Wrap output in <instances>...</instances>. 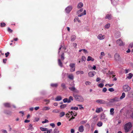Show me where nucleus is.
<instances>
[{
    "label": "nucleus",
    "mask_w": 133,
    "mask_h": 133,
    "mask_svg": "<svg viewBox=\"0 0 133 133\" xmlns=\"http://www.w3.org/2000/svg\"><path fill=\"white\" fill-rule=\"evenodd\" d=\"M132 127V125L130 122L124 125V127L125 132H127L130 131Z\"/></svg>",
    "instance_id": "obj_1"
},
{
    "label": "nucleus",
    "mask_w": 133,
    "mask_h": 133,
    "mask_svg": "<svg viewBox=\"0 0 133 133\" xmlns=\"http://www.w3.org/2000/svg\"><path fill=\"white\" fill-rule=\"evenodd\" d=\"M73 96L74 97L77 101L81 102H83L84 101L83 98L81 96L78 95H74Z\"/></svg>",
    "instance_id": "obj_2"
},
{
    "label": "nucleus",
    "mask_w": 133,
    "mask_h": 133,
    "mask_svg": "<svg viewBox=\"0 0 133 133\" xmlns=\"http://www.w3.org/2000/svg\"><path fill=\"white\" fill-rule=\"evenodd\" d=\"M123 91L125 92H127L130 91L131 88L128 85L126 84L123 85Z\"/></svg>",
    "instance_id": "obj_3"
},
{
    "label": "nucleus",
    "mask_w": 133,
    "mask_h": 133,
    "mask_svg": "<svg viewBox=\"0 0 133 133\" xmlns=\"http://www.w3.org/2000/svg\"><path fill=\"white\" fill-rule=\"evenodd\" d=\"M70 85V86H71V87H69V89H70L71 91L73 92H78V90L76 89L75 87L74 84H72L71 85Z\"/></svg>",
    "instance_id": "obj_4"
},
{
    "label": "nucleus",
    "mask_w": 133,
    "mask_h": 133,
    "mask_svg": "<svg viewBox=\"0 0 133 133\" xmlns=\"http://www.w3.org/2000/svg\"><path fill=\"white\" fill-rule=\"evenodd\" d=\"M69 66L70 68V71L71 72L74 71L75 70V64L71 63L69 65Z\"/></svg>",
    "instance_id": "obj_5"
},
{
    "label": "nucleus",
    "mask_w": 133,
    "mask_h": 133,
    "mask_svg": "<svg viewBox=\"0 0 133 133\" xmlns=\"http://www.w3.org/2000/svg\"><path fill=\"white\" fill-rule=\"evenodd\" d=\"M97 103L100 104H105L107 103V102L102 99H98L96 101Z\"/></svg>",
    "instance_id": "obj_6"
},
{
    "label": "nucleus",
    "mask_w": 133,
    "mask_h": 133,
    "mask_svg": "<svg viewBox=\"0 0 133 133\" xmlns=\"http://www.w3.org/2000/svg\"><path fill=\"white\" fill-rule=\"evenodd\" d=\"M116 43L117 44L120 46L123 45L124 44V43L120 39L117 40Z\"/></svg>",
    "instance_id": "obj_7"
},
{
    "label": "nucleus",
    "mask_w": 133,
    "mask_h": 133,
    "mask_svg": "<svg viewBox=\"0 0 133 133\" xmlns=\"http://www.w3.org/2000/svg\"><path fill=\"white\" fill-rule=\"evenodd\" d=\"M72 9V7L71 6H68L65 9V11L67 13H69Z\"/></svg>",
    "instance_id": "obj_8"
},
{
    "label": "nucleus",
    "mask_w": 133,
    "mask_h": 133,
    "mask_svg": "<svg viewBox=\"0 0 133 133\" xmlns=\"http://www.w3.org/2000/svg\"><path fill=\"white\" fill-rule=\"evenodd\" d=\"M119 101V98L115 97L112 99H111L110 100V102L111 103H114L118 101Z\"/></svg>",
    "instance_id": "obj_9"
},
{
    "label": "nucleus",
    "mask_w": 133,
    "mask_h": 133,
    "mask_svg": "<svg viewBox=\"0 0 133 133\" xmlns=\"http://www.w3.org/2000/svg\"><path fill=\"white\" fill-rule=\"evenodd\" d=\"M115 59L117 61H119L120 59V57L119 54L116 53L114 55Z\"/></svg>",
    "instance_id": "obj_10"
},
{
    "label": "nucleus",
    "mask_w": 133,
    "mask_h": 133,
    "mask_svg": "<svg viewBox=\"0 0 133 133\" xmlns=\"http://www.w3.org/2000/svg\"><path fill=\"white\" fill-rule=\"evenodd\" d=\"M104 38L105 36L104 35H102L101 34H99L97 36L98 38L100 40L103 39Z\"/></svg>",
    "instance_id": "obj_11"
},
{
    "label": "nucleus",
    "mask_w": 133,
    "mask_h": 133,
    "mask_svg": "<svg viewBox=\"0 0 133 133\" xmlns=\"http://www.w3.org/2000/svg\"><path fill=\"white\" fill-rule=\"evenodd\" d=\"M95 71H90L88 73V75L90 77H92L95 75Z\"/></svg>",
    "instance_id": "obj_12"
},
{
    "label": "nucleus",
    "mask_w": 133,
    "mask_h": 133,
    "mask_svg": "<svg viewBox=\"0 0 133 133\" xmlns=\"http://www.w3.org/2000/svg\"><path fill=\"white\" fill-rule=\"evenodd\" d=\"M79 131L80 132H82L84 130V127L83 125L80 126L78 129Z\"/></svg>",
    "instance_id": "obj_13"
},
{
    "label": "nucleus",
    "mask_w": 133,
    "mask_h": 133,
    "mask_svg": "<svg viewBox=\"0 0 133 133\" xmlns=\"http://www.w3.org/2000/svg\"><path fill=\"white\" fill-rule=\"evenodd\" d=\"M4 112L5 114L8 115H10L12 114V112L11 111L7 110H4Z\"/></svg>",
    "instance_id": "obj_14"
},
{
    "label": "nucleus",
    "mask_w": 133,
    "mask_h": 133,
    "mask_svg": "<svg viewBox=\"0 0 133 133\" xmlns=\"http://www.w3.org/2000/svg\"><path fill=\"white\" fill-rule=\"evenodd\" d=\"M103 111V110L102 108H97L96 110V112L97 113H99L101 111Z\"/></svg>",
    "instance_id": "obj_15"
},
{
    "label": "nucleus",
    "mask_w": 133,
    "mask_h": 133,
    "mask_svg": "<svg viewBox=\"0 0 133 133\" xmlns=\"http://www.w3.org/2000/svg\"><path fill=\"white\" fill-rule=\"evenodd\" d=\"M76 38V36L74 35H72L71 37V41H74Z\"/></svg>",
    "instance_id": "obj_16"
},
{
    "label": "nucleus",
    "mask_w": 133,
    "mask_h": 133,
    "mask_svg": "<svg viewBox=\"0 0 133 133\" xmlns=\"http://www.w3.org/2000/svg\"><path fill=\"white\" fill-rule=\"evenodd\" d=\"M112 17V16L111 14H108L106 15L105 18L106 19H108L109 20H110L111 19Z\"/></svg>",
    "instance_id": "obj_17"
},
{
    "label": "nucleus",
    "mask_w": 133,
    "mask_h": 133,
    "mask_svg": "<svg viewBox=\"0 0 133 133\" xmlns=\"http://www.w3.org/2000/svg\"><path fill=\"white\" fill-rule=\"evenodd\" d=\"M58 65L62 67L63 66V65L61 59H58Z\"/></svg>",
    "instance_id": "obj_18"
},
{
    "label": "nucleus",
    "mask_w": 133,
    "mask_h": 133,
    "mask_svg": "<svg viewBox=\"0 0 133 133\" xmlns=\"http://www.w3.org/2000/svg\"><path fill=\"white\" fill-rule=\"evenodd\" d=\"M62 99V98L61 96H57L55 98V100L56 101H58Z\"/></svg>",
    "instance_id": "obj_19"
},
{
    "label": "nucleus",
    "mask_w": 133,
    "mask_h": 133,
    "mask_svg": "<svg viewBox=\"0 0 133 133\" xmlns=\"http://www.w3.org/2000/svg\"><path fill=\"white\" fill-rule=\"evenodd\" d=\"M50 86L53 87H57L58 86V84L57 83H51Z\"/></svg>",
    "instance_id": "obj_20"
},
{
    "label": "nucleus",
    "mask_w": 133,
    "mask_h": 133,
    "mask_svg": "<svg viewBox=\"0 0 133 133\" xmlns=\"http://www.w3.org/2000/svg\"><path fill=\"white\" fill-rule=\"evenodd\" d=\"M73 97L71 96L69 97V99H68V103H69L71 102V101H73Z\"/></svg>",
    "instance_id": "obj_21"
},
{
    "label": "nucleus",
    "mask_w": 133,
    "mask_h": 133,
    "mask_svg": "<svg viewBox=\"0 0 133 133\" xmlns=\"http://www.w3.org/2000/svg\"><path fill=\"white\" fill-rule=\"evenodd\" d=\"M94 59L91 57L90 56H88V58L87 59V61H94Z\"/></svg>",
    "instance_id": "obj_22"
},
{
    "label": "nucleus",
    "mask_w": 133,
    "mask_h": 133,
    "mask_svg": "<svg viewBox=\"0 0 133 133\" xmlns=\"http://www.w3.org/2000/svg\"><path fill=\"white\" fill-rule=\"evenodd\" d=\"M83 6V4L82 3H80L78 5L77 8H78L79 9L82 7Z\"/></svg>",
    "instance_id": "obj_23"
},
{
    "label": "nucleus",
    "mask_w": 133,
    "mask_h": 133,
    "mask_svg": "<svg viewBox=\"0 0 133 133\" xmlns=\"http://www.w3.org/2000/svg\"><path fill=\"white\" fill-rule=\"evenodd\" d=\"M82 51H83L84 53L85 54V53H88V51H87L85 49H81V50H79V52H81Z\"/></svg>",
    "instance_id": "obj_24"
},
{
    "label": "nucleus",
    "mask_w": 133,
    "mask_h": 133,
    "mask_svg": "<svg viewBox=\"0 0 133 133\" xmlns=\"http://www.w3.org/2000/svg\"><path fill=\"white\" fill-rule=\"evenodd\" d=\"M50 108L49 107H45L42 109L43 110H47L50 109Z\"/></svg>",
    "instance_id": "obj_25"
},
{
    "label": "nucleus",
    "mask_w": 133,
    "mask_h": 133,
    "mask_svg": "<svg viewBox=\"0 0 133 133\" xmlns=\"http://www.w3.org/2000/svg\"><path fill=\"white\" fill-rule=\"evenodd\" d=\"M133 75L131 73H129L128 74V76L127 77V78L129 79H131L132 77L133 76Z\"/></svg>",
    "instance_id": "obj_26"
},
{
    "label": "nucleus",
    "mask_w": 133,
    "mask_h": 133,
    "mask_svg": "<svg viewBox=\"0 0 133 133\" xmlns=\"http://www.w3.org/2000/svg\"><path fill=\"white\" fill-rule=\"evenodd\" d=\"M4 106L6 107H11L10 104L9 103H5L4 104Z\"/></svg>",
    "instance_id": "obj_27"
},
{
    "label": "nucleus",
    "mask_w": 133,
    "mask_h": 133,
    "mask_svg": "<svg viewBox=\"0 0 133 133\" xmlns=\"http://www.w3.org/2000/svg\"><path fill=\"white\" fill-rule=\"evenodd\" d=\"M78 107H71V108H70V109L71 110H78Z\"/></svg>",
    "instance_id": "obj_28"
},
{
    "label": "nucleus",
    "mask_w": 133,
    "mask_h": 133,
    "mask_svg": "<svg viewBox=\"0 0 133 133\" xmlns=\"http://www.w3.org/2000/svg\"><path fill=\"white\" fill-rule=\"evenodd\" d=\"M125 96V94L124 92H123L122 94V96L120 97V99H121L123 98Z\"/></svg>",
    "instance_id": "obj_29"
},
{
    "label": "nucleus",
    "mask_w": 133,
    "mask_h": 133,
    "mask_svg": "<svg viewBox=\"0 0 133 133\" xmlns=\"http://www.w3.org/2000/svg\"><path fill=\"white\" fill-rule=\"evenodd\" d=\"M65 115V113L64 112H62L60 113L59 116L60 117H62Z\"/></svg>",
    "instance_id": "obj_30"
},
{
    "label": "nucleus",
    "mask_w": 133,
    "mask_h": 133,
    "mask_svg": "<svg viewBox=\"0 0 133 133\" xmlns=\"http://www.w3.org/2000/svg\"><path fill=\"white\" fill-rule=\"evenodd\" d=\"M67 105L66 104H63L60 106V108L61 109H64L66 107Z\"/></svg>",
    "instance_id": "obj_31"
},
{
    "label": "nucleus",
    "mask_w": 133,
    "mask_h": 133,
    "mask_svg": "<svg viewBox=\"0 0 133 133\" xmlns=\"http://www.w3.org/2000/svg\"><path fill=\"white\" fill-rule=\"evenodd\" d=\"M105 116L104 114H102L101 116V119H104L105 118Z\"/></svg>",
    "instance_id": "obj_32"
},
{
    "label": "nucleus",
    "mask_w": 133,
    "mask_h": 133,
    "mask_svg": "<svg viewBox=\"0 0 133 133\" xmlns=\"http://www.w3.org/2000/svg\"><path fill=\"white\" fill-rule=\"evenodd\" d=\"M59 112V111L57 109H54L52 111V112L54 113H58Z\"/></svg>",
    "instance_id": "obj_33"
},
{
    "label": "nucleus",
    "mask_w": 133,
    "mask_h": 133,
    "mask_svg": "<svg viewBox=\"0 0 133 133\" xmlns=\"http://www.w3.org/2000/svg\"><path fill=\"white\" fill-rule=\"evenodd\" d=\"M64 53H63L61 56V58L62 61H63L64 59Z\"/></svg>",
    "instance_id": "obj_34"
},
{
    "label": "nucleus",
    "mask_w": 133,
    "mask_h": 133,
    "mask_svg": "<svg viewBox=\"0 0 133 133\" xmlns=\"http://www.w3.org/2000/svg\"><path fill=\"white\" fill-rule=\"evenodd\" d=\"M102 123L101 122H98L97 124V126L99 127H100L102 126Z\"/></svg>",
    "instance_id": "obj_35"
},
{
    "label": "nucleus",
    "mask_w": 133,
    "mask_h": 133,
    "mask_svg": "<svg viewBox=\"0 0 133 133\" xmlns=\"http://www.w3.org/2000/svg\"><path fill=\"white\" fill-rule=\"evenodd\" d=\"M40 129L42 131H47L48 129L41 127L40 128Z\"/></svg>",
    "instance_id": "obj_36"
},
{
    "label": "nucleus",
    "mask_w": 133,
    "mask_h": 133,
    "mask_svg": "<svg viewBox=\"0 0 133 133\" xmlns=\"http://www.w3.org/2000/svg\"><path fill=\"white\" fill-rule=\"evenodd\" d=\"M76 74L77 75L79 74H83V72L82 71H77L76 72Z\"/></svg>",
    "instance_id": "obj_37"
},
{
    "label": "nucleus",
    "mask_w": 133,
    "mask_h": 133,
    "mask_svg": "<svg viewBox=\"0 0 133 133\" xmlns=\"http://www.w3.org/2000/svg\"><path fill=\"white\" fill-rule=\"evenodd\" d=\"M68 78L70 79H73L74 78V76L72 75H70L68 76Z\"/></svg>",
    "instance_id": "obj_38"
},
{
    "label": "nucleus",
    "mask_w": 133,
    "mask_h": 133,
    "mask_svg": "<svg viewBox=\"0 0 133 133\" xmlns=\"http://www.w3.org/2000/svg\"><path fill=\"white\" fill-rule=\"evenodd\" d=\"M114 109L113 108H112L110 109V112L111 115H113L114 113Z\"/></svg>",
    "instance_id": "obj_39"
},
{
    "label": "nucleus",
    "mask_w": 133,
    "mask_h": 133,
    "mask_svg": "<svg viewBox=\"0 0 133 133\" xmlns=\"http://www.w3.org/2000/svg\"><path fill=\"white\" fill-rule=\"evenodd\" d=\"M34 129L33 127H32V124H31L29 125V128L28 129V130L30 129L31 130H32Z\"/></svg>",
    "instance_id": "obj_40"
},
{
    "label": "nucleus",
    "mask_w": 133,
    "mask_h": 133,
    "mask_svg": "<svg viewBox=\"0 0 133 133\" xmlns=\"http://www.w3.org/2000/svg\"><path fill=\"white\" fill-rule=\"evenodd\" d=\"M61 86L64 89L66 88V87L65 84L64 83H63L61 84Z\"/></svg>",
    "instance_id": "obj_41"
},
{
    "label": "nucleus",
    "mask_w": 133,
    "mask_h": 133,
    "mask_svg": "<svg viewBox=\"0 0 133 133\" xmlns=\"http://www.w3.org/2000/svg\"><path fill=\"white\" fill-rule=\"evenodd\" d=\"M86 58L85 56H82V62L85 61L86 60Z\"/></svg>",
    "instance_id": "obj_42"
},
{
    "label": "nucleus",
    "mask_w": 133,
    "mask_h": 133,
    "mask_svg": "<svg viewBox=\"0 0 133 133\" xmlns=\"http://www.w3.org/2000/svg\"><path fill=\"white\" fill-rule=\"evenodd\" d=\"M6 25V24L4 23H1V27H4Z\"/></svg>",
    "instance_id": "obj_43"
},
{
    "label": "nucleus",
    "mask_w": 133,
    "mask_h": 133,
    "mask_svg": "<svg viewBox=\"0 0 133 133\" xmlns=\"http://www.w3.org/2000/svg\"><path fill=\"white\" fill-rule=\"evenodd\" d=\"M110 26V24L108 23L105 26V28L106 29H108Z\"/></svg>",
    "instance_id": "obj_44"
},
{
    "label": "nucleus",
    "mask_w": 133,
    "mask_h": 133,
    "mask_svg": "<svg viewBox=\"0 0 133 133\" xmlns=\"http://www.w3.org/2000/svg\"><path fill=\"white\" fill-rule=\"evenodd\" d=\"M63 101L64 103H68V99L67 98H65L63 99Z\"/></svg>",
    "instance_id": "obj_45"
},
{
    "label": "nucleus",
    "mask_w": 133,
    "mask_h": 133,
    "mask_svg": "<svg viewBox=\"0 0 133 133\" xmlns=\"http://www.w3.org/2000/svg\"><path fill=\"white\" fill-rule=\"evenodd\" d=\"M87 121L86 120L82 121L80 122L81 124H83L84 123H86L87 122Z\"/></svg>",
    "instance_id": "obj_46"
},
{
    "label": "nucleus",
    "mask_w": 133,
    "mask_h": 133,
    "mask_svg": "<svg viewBox=\"0 0 133 133\" xmlns=\"http://www.w3.org/2000/svg\"><path fill=\"white\" fill-rule=\"evenodd\" d=\"M108 90L110 92H112L114 91V90L112 88H110L108 89Z\"/></svg>",
    "instance_id": "obj_47"
},
{
    "label": "nucleus",
    "mask_w": 133,
    "mask_h": 133,
    "mask_svg": "<svg viewBox=\"0 0 133 133\" xmlns=\"http://www.w3.org/2000/svg\"><path fill=\"white\" fill-rule=\"evenodd\" d=\"M54 133H58L59 131L57 129H55L54 130Z\"/></svg>",
    "instance_id": "obj_48"
},
{
    "label": "nucleus",
    "mask_w": 133,
    "mask_h": 133,
    "mask_svg": "<svg viewBox=\"0 0 133 133\" xmlns=\"http://www.w3.org/2000/svg\"><path fill=\"white\" fill-rule=\"evenodd\" d=\"M83 10V9H81L77 11V13L78 14H79L81 12H82Z\"/></svg>",
    "instance_id": "obj_49"
},
{
    "label": "nucleus",
    "mask_w": 133,
    "mask_h": 133,
    "mask_svg": "<svg viewBox=\"0 0 133 133\" xmlns=\"http://www.w3.org/2000/svg\"><path fill=\"white\" fill-rule=\"evenodd\" d=\"M77 106L79 107H80L79 108V109H83L84 108L82 107V105H78Z\"/></svg>",
    "instance_id": "obj_50"
},
{
    "label": "nucleus",
    "mask_w": 133,
    "mask_h": 133,
    "mask_svg": "<svg viewBox=\"0 0 133 133\" xmlns=\"http://www.w3.org/2000/svg\"><path fill=\"white\" fill-rule=\"evenodd\" d=\"M98 86L100 88H102L104 86V84L103 83H100L98 85Z\"/></svg>",
    "instance_id": "obj_51"
},
{
    "label": "nucleus",
    "mask_w": 133,
    "mask_h": 133,
    "mask_svg": "<svg viewBox=\"0 0 133 133\" xmlns=\"http://www.w3.org/2000/svg\"><path fill=\"white\" fill-rule=\"evenodd\" d=\"M85 84L87 85H89L91 84V83L89 81H87L85 82Z\"/></svg>",
    "instance_id": "obj_52"
},
{
    "label": "nucleus",
    "mask_w": 133,
    "mask_h": 133,
    "mask_svg": "<svg viewBox=\"0 0 133 133\" xmlns=\"http://www.w3.org/2000/svg\"><path fill=\"white\" fill-rule=\"evenodd\" d=\"M49 122V121L48 120L45 119V120L44 121H43L42 122V123H48Z\"/></svg>",
    "instance_id": "obj_53"
},
{
    "label": "nucleus",
    "mask_w": 133,
    "mask_h": 133,
    "mask_svg": "<svg viewBox=\"0 0 133 133\" xmlns=\"http://www.w3.org/2000/svg\"><path fill=\"white\" fill-rule=\"evenodd\" d=\"M107 90V89L106 88H104L102 90L103 92H105Z\"/></svg>",
    "instance_id": "obj_54"
},
{
    "label": "nucleus",
    "mask_w": 133,
    "mask_h": 133,
    "mask_svg": "<svg viewBox=\"0 0 133 133\" xmlns=\"http://www.w3.org/2000/svg\"><path fill=\"white\" fill-rule=\"evenodd\" d=\"M10 53L9 52H7L5 53V57H7L9 55Z\"/></svg>",
    "instance_id": "obj_55"
},
{
    "label": "nucleus",
    "mask_w": 133,
    "mask_h": 133,
    "mask_svg": "<svg viewBox=\"0 0 133 133\" xmlns=\"http://www.w3.org/2000/svg\"><path fill=\"white\" fill-rule=\"evenodd\" d=\"M133 47V43H131L130 44L129 46V48H132Z\"/></svg>",
    "instance_id": "obj_56"
},
{
    "label": "nucleus",
    "mask_w": 133,
    "mask_h": 133,
    "mask_svg": "<svg viewBox=\"0 0 133 133\" xmlns=\"http://www.w3.org/2000/svg\"><path fill=\"white\" fill-rule=\"evenodd\" d=\"M1 131L3 133H8L7 131L5 130H2Z\"/></svg>",
    "instance_id": "obj_57"
},
{
    "label": "nucleus",
    "mask_w": 133,
    "mask_h": 133,
    "mask_svg": "<svg viewBox=\"0 0 133 133\" xmlns=\"http://www.w3.org/2000/svg\"><path fill=\"white\" fill-rule=\"evenodd\" d=\"M46 131H47V133H50L52 131V129L48 130V129Z\"/></svg>",
    "instance_id": "obj_58"
},
{
    "label": "nucleus",
    "mask_w": 133,
    "mask_h": 133,
    "mask_svg": "<svg viewBox=\"0 0 133 133\" xmlns=\"http://www.w3.org/2000/svg\"><path fill=\"white\" fill-rule=\"evenodd\" d=\"M8 32H12V30L10 29L9 28H8Z\"/></svg>",
    "instance_id": "obj_59"
},
{
    "label": "nucleus",
    "mask_w": 133,
    "mask_h": 133,
    "mask_svg": "<svg viewBox=\"0 0 133 133\" xmlns=\"http://www.w3.org/2000/svg\"><path fill=\"white\" fill-rule=\"evenodd\" d=\"M50 125L52 127V128H54L55 127V124L54 123H52L50 124Z\"/></svg>",
    "instance_id": "obj_60"
},
{
    "label": "nucleus",
    "mask_w": 133,
    "mask_h": 133,
    "mask_svg": "<svg viewBox=\"0 0 133 133\" xmlns=\"http://www.w3.org/2000/svg\"><path fill=\"white\" fill-rule=\"evenodd\" d=\"M101 80V78L99 77H97L96 79V82H98Z\"/></svg>",
    "instance_id": "obj_61"
},
{
    "label": "nucleus",
    "mask_w": 133,
    "mask_h": 133,
    "mask_svg": "<svg viewBox=\"0 0 133 133\" xmlns=\"http://www.w3.org/2000/svg\"><path fill=\"white\" fill-rule=\"evenodd\" d=\"M39 120V118H36L35 119V121L37 122Z\"/></svg>",
    "instance_id": "obj_62"
},
{
    "label": "nucleus",
    "mask_w": 133,
    "mask_h": 133,
    "mask_svg": "<svg viewBox=\"0 0 133 133\" xmlns=\"http://www.w3.org/2000/svg\"><path fill=\"white\" fill-rule=\"evenodd\" d=\"M84 15V14L83 13H82L78 15V16L79 17H80Z\"/></svg>",
    "instance_id": "obj_63"
},
{
    "label": "nucleus",
    "mask_w": 133,
    "mask_h": 133,
    "mask_svg": "<svg viewBox=\"0 0 133 133\" xmlns=\"http://www.w3.org/2000/svg\"><path fill=\"white\" fill-rule=\"evenodd\" d=\"M71 133H74L75 132V130L73 129H72L71 130Z\"/></svg>",
    "instance_id": "obj_64"
}]
</instances>
